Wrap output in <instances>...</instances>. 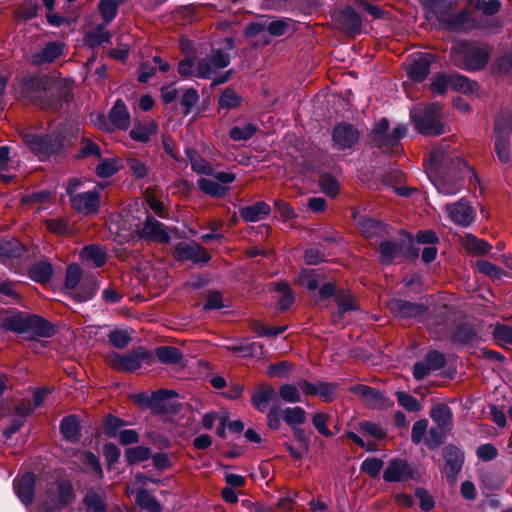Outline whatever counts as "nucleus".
<instances>
[{
    "mask_svg": "<svg viewBox=\"0 0 512 512\" xmlns=\"http://www.w3.org/2000/svg\"><path fill=\"white\" fill-rule=\"evenodd\" d=\"M297 282L309 291H314L318 287V277L314 270L301 271L298 275Z\"/></svg>",
    "mask_w": 512,
    "mask_h": 512,
    "instance_id": "51",
    "label": "nucleus"
},
{
    "mask_svg": "<svg viewBox=\"0 0 512 512\" xmlns=\"http://www.w3.org/2000/svg\"><path fill=\"white\" fill-rule=\"evenodd\" d=\"M112 124L118 129L126 130L130 126V115L122 100H117L109 112Z\"/></svg>",
    "mask_w": 512,
    "mask_h": 512,
    "instance_id": "28",
    "label": "nucleus"
},
{
    "mask_svg": "<svg viewBox=\"0 0 512 512\" xmlns=\"http://www.w3.org/2000/svg\"><path fill=\"white\" fill-rule=\"evenodd\" d=\"M109 230L116 234V237L120 242L128 241L135 235L140 238L160 243H167L170 239L166 226L151 217H146V221L142 226L135 224L134 227H130L129 229L121 228L120 226L111 223L109 225Z\"/></svg>",
    "mask_w": 512,
    "mask_h": 512,
    "instance_id": "2",
    "label": "nucleus"
},
{
    "mask_svg": "<svg viewBox=\"0 0 512 512\" xmlns=\"http://www.w3.org/2000/svg\"><path fill=\"white\" fill-rule=\"evenodd\" d=\"M136 502L146 512H161V506L158 501L145 490L137 492Z\"/></svg>",
    "mask_w": 512,
    "mask_h": 512,
    "instance_id": "39",
    "label": "nucleus"
},
{
    "mask_svg": "<svg viewBox=\"0 0 512 512\" xmlns=\"http://www.w3.org/2000/svg\"><path fill=\"white\" fill-rule=\"evenodd\" d=\"M176 256L181 260H191L195 263L207 262L206 252L195 243H180L176 247Z\"/></svg>",
    "mask_w": 512,
    "mask_h": 512,
    "instance_id": "22",
    "label": "nucleus"
},
{
    "mask_svg": "<svg viewBox=\"0 0 512 512\" xmlns=\"http://www.w3.org/2000/svg\"><path fill=\"white\" fill-rule=\"evenodd\" d=\"M410 116L417 130L423 135L439 136L447 131L442 121V109L438 103L414 108Z\"/></svg>",
    "mask_w": 512,
    "mask_h": 512,
    "instance_id": "3",
    "label": "nucleus"
},
{
    "mask_svg": "<svg viewBox=\"0 0 512 512\" xmlns=\"http://www.w3.org/2000/svg\"><path fill=\"white\" fill-rule=\"evenodd\" d=\"M445 472L448 477L454 479L461 470L463 464V454L455 447H447L444 453Z\"/></svg>",
    "mask_w": 512,
    "mask_h": 512,
    "instance_id": "25",
    "label": "nucleus"
},
{
    "mask_svg": "<svg viewBox=\"0 0 512 512\" xmlns=\"http://www.w3.org/2000/svg\"><path fill=\"white\" fill-rule=\"evenodd\" d=\"M470 5L486 15H493L498 12L500 8V2L498 0H471Z\"/></svg>",
    "mask_w": 512,
    "mask_h": 512,
    "instance_id": "55",
    "label": "nucleus"
},
{
    "mask_svg": "<svg viewBox=\"0 0 512 512\" xmlns=\"http://www.w3.org/2000/svg\"><path fill=\"white\" fill-rule=\"evenodd\" d=\"M23 141L39 159H43L61 146V136L54 132L49 135L24 133Z\"/></svg>",
    "mask_w": 512,
    "mask_h": 512,
    "instance_id": "6",
    "label": "nucleus"
},
{
    "mask_svg": "<svg viewBox=\"0 0 512 512\" xmlns=\"http://www.w3.org/2000/svg\"><path fill=\"white\" fill-rule=\"evenodd\" d=\"M380 259L383 264H391L400 261L403 257V245L385 241L379 247Z\"/></svg>",
    "mask_w": 512,
    "mask_h": 512,
    "instance_id": "29",
    "label": "nucleus"
},
{
    "mask_svg": "<svg viewBox=\"0 0 512 512\" xmlns=\"http://www.w3.org/2000/svg\"><path fill=\"white\" fill-rule=\"evenodd\" d=\"M81 258L89 265L101 267L106 262L107 253L103 247L92 244L82 249Z\"/></svg>",
    "mask_w": 512,
    "mask_h": 512,
    "instance_id": "27",
    "label": "nucleus"
},
{
    "mask_svg": "<svg viewBox=\"0 0 512 512\" xmlns=\"http://www.w3.org/2000/svg\"><path fill=\"white\" fill-rule=\"evenodd\" d=\"M430 417L442 432L450 431L453 425V416L450 408L445 404H437L430 411Z\"/></svg>",
    "mask_w": 512,
    "mask_h": 512,
    "instance_id": "23",
    "label": "nucleus"
},
{
    "mask_svg": "<svg viewBox=\"0 0 512 512\" xmlns=\"http://www.w3.org/2000/svg\"><path fill=\"white\" fill-rule=\"evenodd\" d=\"M186 155L194 172L208 176L214 173L212 165L200 157L194 150L187 149Z\"/></svg>",
    "mask_w": 512,
    "mask_h": 512,
    "instance_id": "34",
    "label": "nucleus"
},
{
    "mask_svg": "<svg viewBox=\"0 0 512 512\" xmlns=\"http://www.w3.org/2000/svg\"><path fill=\"white\" fill-rule=\"evenodd\" d=\"M273 289L275 292L281 293V296L278 300V305L281 310L288 309L292 303L294 302V296L290 288L285 283H276L273 285Z\"/></svg>",
    "mask_w": 512,
    "mask_h": 512,
    "instance_id": "47",
    "label": "nucleus"
},
{
    "mask_svg": "<svg viewBox=\"0 0 512 512\" xmlns=\"http://www.w3.org/2000/svg\"><path fill=\"white\" fill-rule=\"evenodd\" d=\"M505 133L502 122H498L495 128V151L500 162L509 163L511 151L509 148V137H505Z\"/></svg>",
    "mask_w": 512,
    "mask_h": 512,
    "instance_id": "24",
    "label": "nucleus"
},
{
    "mask_svg": "<svg viewBox=\"0 0 512 512\" xmlns=\"http://www.w3.org/2000/svg\"><path fill=\"white\" fill-rule=\"evenodd\" d=\"M157 132V125L153 121L137 122L130 131V137L138 142H147Z\"/></svg>",
    "mask_w": 512,
    "mask_h": 512,
    "instance_id": "31",
    "label": "nucleus"
},
{
    "mask_svg": "<svg viewBox=\"0 0 512 512\" xmlns=\"http://www.w3.org/2000/svg\"><path fill=\"white\" fill-rule=\"evenodd\" d=\"M74 498L70 482L58 481L52 483L38 498V507L43 512H54L62 509Z\"/></svg>",
    "mask_w": 512,
    "mask_h": 512,
    "instance_id": "5",
    "label": "nucleus"
},
{
    "mask_svg": "<svg viewBox=\"0 0 512 512\" xmlns=\"http://www.w3.org/2000/svg\"><path fill=\"white\" fill-rule=\"evenodd\" d=\"M27 317L28 315L22 313H12L2 319L0 326L6 331L23 333L24 326L27 324Z\"/></svg>",
    "mask_w": 512,
    "mask_h": 512,
    "instance_id": "32",
    "label": "nucleus"
},
{
    "mask_svg": "<svg viewBox=\"0 0 512 512\" xmlns=\"http://www.w3.org/2000/svg\"><path fill=\"white\" fill-rule=\"evenodd\" d=\"M412 469L406 461L393 459L386 467L383 478L387 482H402L412 477Z\"/></svg>",
    "mask_w": 512,
    "mask_h": 512,
    "instance_id": "15",
    "label": "nucleus"
},
{
    "mask_svg": "<svg viewBox=\"0 0 512 512\" xmlns=\"http://www.w3.org/2000/svg\"><path fill=\"white\" fill-rule=\"evenodd\" d=\"M477 272L490 276L491 278H499L501 269L486 260H477L474 264Z\"/></svg>",
    "mask_w": 512,
    "mask_h": 512,
    "instance_id": "57",
    "label": "nucleus"
},
{
    "mask_svg": "<svg viewBox=\"0 0 512 512\" xmlns=\"http://www.w3.org/2000/svg\"><path fill=\"white\" fill-rule=\"evenodd\" d=\"M230 63V56L221 51L215 50L213 53L198 61L196 77L208 79L211 78L218 70L227 67Z\"/></svg>",
    "mask_w": 512,
    "mask_h": 512,
    "instance_id": "9",
    "label": "nucleus"
},
{
    "mask_svg": "<svg viewBox=\"0 0 512 512\" xmlns=\"http://www.w3.org/2000/svg\"><path fill=\"white\" fill-rule=\"evenodd\" d=\"M423 7L426 18L438 22L443 28L466 31L474 27L465 10L453 14V3L450 0H424Z\"/></svg>",
    "mask_w": 512,
    "mask_h": 512,
    "instance_id": "1",
    "label": "nucleus"
},
{
    "mask_svg": "<svg viewBox=\"0 0 512 512\" xmlns=\"http://www.w3.org/2000/svg\"><path fill=\"white\" fill-rule=\"evenodd\" d=\"M211 176L213 178H200L197 182L198 187L203 193L218 198L228 193V185L236 179L233 173L227 172H217Z\"/></svg>",
    "mask_w": 512,
    "mask_h": 512,
    "instance_id": "8",
    "label": "nucleus"
},
{
    "mask_svg": "<svg viewBox=\"0 0 512 512\" xmlns=\"http://www.w3.org/2000/svg\"><path fill=\"white\" fill-rule=\"evenodd\" d=\"M85 504L88 512H105L104 503L96 493L89 492L85 497Z\"/></svg>",
    "mask_w": 512,
    "mask_h": 512,
    "instance_id": "63",
    "label": "nucleus"
},
{
    "mask_svg": "<svg viewBox=\"0 0 512 512\" xmlns=\"http://www.w3.org/2000/svg\"><path fill=\"white\" fill-rule=\"evenodd\" d=\"M383 467V461L376 457L367 458L361 464V470L370 476H377Z\"/></svg>",
    "mask_w": 512,
    "mask_h": 512,
    "instance_id": "60",
    "label": "nucleus"
},
{
    "mask_svg": "<svg viewBox=\"0 0 512 512\" xmlns=\"http://www.w3.org/2000/svg\"><path fill=\"white\" fill-rule=\"evenodd\" d=\"M60 429L65 439L70 441L77 440L80 430L78 418L74 415H69L63 418L61 421Z\"/></svg>",
    "mask_w": 512,
    "mask_h": 512,
    "instance_id": "35",
    "label": "nucleus"
},
{
    "mask_svg": "<svg viewBox=\"0 0 512 512\" xmlns=\"http://www.w3.org/2000/svg\"><path fill=\"white\" fill-rule=\"evenodd\" d=\"M156 356L165 364H176L182 359V354L176 347L161 346L156 349Z\"/></svg>",
    "mask_w": 512,
    "mask_h": 512,
    "instance_id": "38",
    "label": "nucleus"
},
{
    "mask_svg": "<svg viewBox=\"0 0 512 512\" xmlns=\"http://www.w3.org/2000/svg\"><path fill=\"white\" fill-rule=\"evenodd\" d=\"M283 420L291 427H298L305 423L306 412L302 407H288L282 413Z\"/></svg>",
    "mask_w": 512,
    "mask_h": 512,
    "instance_id": "36",
    "label": "nucleus"
},
{
    "mask_svg": "<svg viewBox=\"0 0 512 512\" xmlns=\"http://www.w3.org/2000/svg\"><path fill=\"white\" fill-rule=\"evenodd\" d=\"M358 304L350 293L341 295L338 299V317H343L347 312L357 310Z\"/></svg>",
    "mask_w": 512,
    "mask_h": 512,
    "instance_id": "54",
    "label": "nucleus"
},
{
    "mask_svg": "<svg viewBox=\"0 0 512 512\" xmlns=\"http://www.w3.org/2000/svg\"><path fill=\"white\" fill-rule=\"evenodd\" d=\"M98 9L105 25H108L117 15L118 2L116 0H100Z\"/></svg>",
    "mask_w": 512,
    "mask_h": 512,
    "instance_id": "41",
    "label": "nucleus"
},
{
    "mask_svg": "<svg viewBox=\"0 0 512 512\" xmlns=\"http://www.w3.org/2000/svg\"><path fill=\"white\" fill-rule=\"evenodd\" d=\"M300 391L298 381L295 384H284L279 389V396L285 402L297 403L301 401Z\"/></svg>",
    "mask_w": 512,
    "mask_h": 512,
    "instance_id": "43",
    "label": "nucleus"
},
{
    "mask_svg": "<svg viewBox=\"0 0 512 512\" xmlns=\"http://www.w3.org/2000/svg\"><path fill=\"white\" fill-rule=\"evenodd\" d=\"M407 133L405 125L400 124L389 133V122L382 118L378 121L372 131L374 141L383 151H388L399 144V140Z\"/></svg>",
    "mask_w": 512,
    "mask_h": 512,
    "instance_id": "7",
    "label": "nucleus"
},
{
    "mask_svg": "<svg viewBox=\"0 0 512 512\" xmlns=\"http://www.w3.org/2000/svg\"><path fill=\"white\" fill-rule=\"evenodd\" d=\"M488 56L486 48L470 43H457L451 49L453 63L468 71H476L485 67Z\"/></svg>",
    "mask_w": 512,
    "mask_h": 512,
    "instance_id": "4",
    "label": "nucleus"
},
{
    "mask_svg": "<svg viewBox=\"0 0 512 512\" xmlns=\"http://www.w3.org/2000/svg\"><path fill=\"white\" fill-rule=\"evenodd\" d=\"M463 247L471 254L481 255L487 253L491 246L484 240L468 234L463 239Z\"/></svg>",
    "mask_w": 512,
    "mask_h": 512,
    "instance_id": "37",
    "label": "nucleus"
},
{
    "mask_svg": "<svg viewBox=\"0 0 512 512\" xmlns=\"http://www.w3.org/2000/svg\"><path fill=\"white\" fill-rule=\"evenodd\" d=\"M127 165L132 175L135 178L142 179L148 176V168L147 166L137 158L129 157L127 159Z\"/></svg>",
    "mask_w": 512,
    "mask_h": 512,
    "instance_id": "59",
    "label": "nucleus"
},
{
    "mask_svg": "<svg viewBox=\"0 0 512 512\" xmlns=\"http://www.w3.org/2000/svg\"><path fill=\"white\" fill-rule=\"evenodd\" d=\"M433 60L434 57L431 54L421 55L414 59L408 70L409 77L413 81L422 82L428 76Z\"/></svg>",
    "mask_w": 512,
    "mask_h": 512,
    "instance_id": "21",
    "label": "nucleus"
},
{
    "mask_svg": "<svg viewBox=\"0 0 512 512\" xmlns=\"http://www.w3.org/2000/svg\"><path fill=\"white\" fill-rule=\"evenodd\" d=\"M30 277L37 282H46L52 275V267L49 263L41 262L31 267Z\"/></svg>",
    "mask_w": 512,
    "mask_h": 512,
    "instance_id": "48",
    "label": "nucleus"
},
{
    "mask_svg": "<svg viewBox=\"0 0 512 512\" xmlns=\"http://www.w3.org/2000/svg\"><path fill=\"white\" fill-rule=\"evenodd\" d=\"M455 159H458V157L451 154L448 147L436 148L430 154L427 169L430 174L438 173V169L442 167L450 169Z\"/></svg>",
    "mask_w": 512,
    "mask_h": 512,
    "instance_id": "16",
    "label": "nucleus"
},
{
    "mask_svg": "<svg viewBox=\"0 0 512 512\" xmlns=\"http://www.w3.org/2000/svg\"><path fill=\"white\" fill-rule=\"evenodd\" d=\"M361 18L352 9H346L342 13V23L345 29L350 33H358L361 27Z\"/></svg>",
    "mask_w": 512,
    "mask_h": 512,
    "instance_id": "44",
    "label": "nucleus"
},
{
    "mask_svg": "<svg viewBox=\"0 0 512 512\" xmlns=\"http://www.w3.org/2000/svg\"><path fill=\"white\" fill-rule=\"evenodd\" d=\"M150 456L151 450L148 447L136 446L125 451V457L130 464L147 460Z\"/></svg>",
    "mask_w": 512,
    "mask_h": 512,
    "instance_id": "49",
    "label": "nucleus"
},
{
    "mask_svg": "<svg viewBox=\"0 0 512 512\" xmlns=\"http://www.w3.org/2000/svg\"><path fill=\"white\" fill-rule=\"evenodd\" d=\"M431 90L437 94H444L450 88V76L445 74L436 75L431 82Z\"/></svg>",
    "mask_w": 512,
    "mask_h": 512,
    "instance_id": "61",
    "label": "nucleus"
},
{
    "mask_svg": "<svg viewBox=\"0 0 512 512\" xmlns=\"http://www.w3.org/2000/svg\"><path fill=\"white\" fill-rule=\"evenodd\" d=\"M332 139L336 147L346 149L358 141L359 133L351 124L343 122L334 128Z\"/></svg>",
    "mask_w": 512,
    "mask_h": 512,
    "instance_id": "14",
    "label": "nucleus"
},
{
    "mask_svg": "<svg viewBox=\"0 0 512 512\" xmlns=\"http://www.w3.org/2000/svg\"><path fill=\"white\" fill-rule=\"evenodd\" d=\"M359 429L376 440L382 439L385 436L383 428L374 422L362 421L359 423Z\"/></svg>",
    "mask_w": 512,
    "mask_h": 512,
    "instance_id": "56",
    "label": "nucleus"
},
{
    "mask_svg": "<svg viewBox=\"0 0 512 512\" xmlns=\"http://www.w3.org/2000/svg\"><path fill=\"white\" fill-rule=\"evenodd\" d=\"M23 247L17 240H0V258H14L22 255Z\"/></svg>",
    "mask_w": 512,
    "mask_h": 512,
    "instance_id": "42",
    "label": "nucleus"
},
{
    "mask_svg": "<svg viewBox=\"0 0 512 512\" xmlns=\"http://www.w3.org/2000/svg\"><path fill=\"white\" fill-rule=\"evenodd\" d=\"M270 206L265 202H257L240 209V215L246 222H257L268 216Z\"/></svg>",
    "mask_w": 512,
    "mask_h": 512,
    "instance_id": "30",
    "label": "nucleus"
},
{
    "mask_svg": "<svg viewBox=\"0 0 512 512\" xmlns=\"http://www.w3.org/2000/svg\"><path fill=\"white\" fill-rule=\"evenodd\" d=\"M277 392L274 388L266 386L255 393L252 397V403L259 412L269 410V405H277Z\"/></svg>",
    "mask_w": 512,
    "mask_h": 512,
    "instance_id": "26",
    "label": "nucleus"
},
{
    "mask_svg": "<svg viewBox=\"0 0 512 512\" xmlns=\"http://www.w3.org/2000/svg\"><path fill=\"white\" fill-rule=\"evenodd\" d=\"M82 276V271L79 266L73 264L67 268L65 287L67 289H74L79 283Z\"/></svg>",
    "mask_w": 512,
    "mask_h": 512,
    "instance_id": "62",
    "label": "nucleus"
},
{
    "mask_svg": "<svg viewBox=\"0 0 512 512\" xmlns=\"http://www.w3.org/2000/svg\"><path fill=\"white\" fill-rule=\"evenodd\" d=\"M391 312L401 318L416 317L424 313L423 305L407 302L400 299H393L389 302Z\"/></svg>",
    "mask_w": 512,
    "mask_h": 512,
    "instance_id": "18",
    "label": "nucleus"
},
{
    "mask_svg": "<svg viewBox=\"0 0 512 512\" xmlns=\"http://www.w3.org/2000/svg\"><path fill=\"white\" fill-rule=\"evenodd\" d=\"M120 169L118 158L102 160L95 168L96 174L101 178H108L117 173Z\"/></svg>",
    "mask_w": 512,
    "mask_h": 512,
    "instance_id": "40",
    "label": "nucleus"
},
{
    "mask_svg": "<svg viewBox=\"0 0 512 512\" xmlns=\"http://www.w3.org/2000/svg\"><path fill=\"white\" fill-rule=\"evenodd\" d=\"M450 88L455 91L467 94L476 92L478 90V85L476 82L471 81L463 75L452 74L450 75Z\"/></svg>",
    "mask_w": 512,
    "mask_h": 512,
    "instance_id": "33",
    "label": "nucleus"
},
{
    "mask_svg": "<svg viewBox=\"0 0 512 512\" xmlns=\"http://www.w3.org/2000/svg\"><path fill=\"white\" fill-rule=\"evenodd\" d=\"M70 195V202L76 211L84 215L94 214L99 209V193L96 191H87L72 195V184L67 189Z\"/></svg>",
    "mask_w": 512,
    "mask_h": 512,
    "instance_id": "10",
    "label": "nucleus"
},
{
    "mask_svg": "<svg viewBox=\"0 0 512 512\" xmlns=\"http://www.w3.org/2000/svg\"><path fill=\"white\" fill-rule=\"evenodd\" d=\"M46 394H47V390L38 389L33 394V402H34L33 407L31 408L30 405H28V406L19 405L17 407V412L22 416L29 414L33 409H35L43 404Z\"/></svg>",
    "mask_w": 512,
    "mask_h": 512,
    "instance_id": "58",
    "label": "nucleus"
},
{
    "mask_svg": "<svg viewBox=\"0 0 512 512\" xmlns=\"http://www.w3.org/2000/svg\"><path fill=\"white\" fill-rule=\"evenodd\" d=\"M298 386L302 393L307 396H318L324 402L332 401L338 391V385L331 382L311 383L307 380H298Z\"/></svg>",
    "mask_w": 512,
    "mask_h": 512,
    "instance_id": "11",
    "label": "nucleus"
},
{
    "mask_svg": "<svg viewBox=\"0 0 512 512\" xmlns=\"http://www.w3.org/2000/svg\"><path fill=\"white\" fill-rule=\"evenodd\" d=\"M33 337H50L54 334V328L43 318L36 315H28L24 332Z\"/></svg>",
    "mask_w": 512,
    "mask_h": 512,
    "instance_id": "19",
    "label": "nucleus"
},
{
    "mask_svg": "<svg viewBox=\"0 0 512 512\" xmlns=\"http://www.w3.org/2000/svg\"><path fill=\"white\" fill-rule=\"evenodd\" d=\"M35 478L32 473H26L20 479L14 481V489L23 504L28 506L32 503Z\"/></svg>",
    "mask_w": 512,
    "mask_h": 512,
    "instance_id": "20",
    "label": "nucleus"
},
{
    "mask_svg": "<svg viewBox=\"0 0 512 512\" xmlns=\"http://www.w3.org/2000/svg\"><path fill=\"white\" fill-rule=\"evenodd\" d=\"M10 157L9 147H0V180L3 182H10L13 179V175L7 174L9 171Z\"/></svg>",
    "mask_w": 512,
    "mask_h": 512,
    "instance_id": "53",
    "label": "nucleus"
},
{
    "mask_svg": "<svg viewBox=\"0 0 512 512\" xmlns=\"http://www.w3.org/2000/svg\"><path fill=\"white\" fill-rule=\"evenodd\" d=\"M110 39V34L105 29V25H98L92 32L87 33L86 43L91 46H99Z\"/></svg>",
    "mask_w": 512,
    "mask_h": 512,
    "instance_id": "45",
    "label": "nucleus"
},
{
    "mask_svg": "<svg viewBox=\"0 0 512 512\" xmlns=\"http://www.w3.org/2000/svg\"><path fill=\"white\" fill-rule=\"evenodd\" d=\"M444 210L449 219L460 226H469L475 219L473 207L464 199L445 205Z\"/></svg>",
    "mask_w": 512,
    "mask_h": 512,
    "instance_id": "12",
    "label": "nucleus"
},
{
    "mask_svg": "<svg viewBox=\"0 0 512 512\" xmlns=\"http://www.w3.org/2000/svg\"><path fill=\"white\" fill-rule=\"evenodd\" d=\"M267 31L272 36H283L291 31V25L284 20H270L267 18Z\"/></svg>",
    "mask_w": 512,
    "mask_h": 512,
    "instance_id": "52",
    "label": "nucleus"
},
{
    "mask_svg": "<svg viewBox=\"0 0 512 512\" xmlns=\"http://www.w3.org/2000/svg\"><path fill=\"white\" fill-rule=\"evenodd\" d=\"M495 340L502 344H512V329L505 325H498L494 328Z\"/></svg>",
    "mask_w": 512,
    "mask_h": 512,
    "instance_id": "64",
    "label": "nucleus"
},
{
    "mask_svg": "<svg viewBox=\"0 0 512 512\" xmlns=\"http://www.w3.org/2000/svg\"><path fill=\"white\" fill-rule=\"evenodd\" d=\"M257 132V126L246 123L243 126H236L230 130V137L235 141L248 140Z\"/></svg>",
    "mask_w": 512,
    "mask_h": 512,
    "instance_id": "46",
    "label": "nucleus"
},
{
    "mask_svg": "<svg viewBox=\"0 0 512 512\" xmlns=\"http://www.w3.org/2000/svg\"><path fill=\"white\" fill-rule=\"evenodd\" d=\"M64 44L59 41L47 43L41 50L32 55L31 61L35 65L53 62L63 52Z\"/></svg>",
    "mask_w": 512,
    "mask_h": 512,
    "instance_id": "17",
    "label": "nucleus"
},
{
    "mask_svg": "<svg viewBox=\"0 0 512 512\" xmlns=\"http://www.w3.org/2000/svg\"><path fill=\"white\" fill-rule=\"evenodd\" d=\"M241 97L232 89H225L218 100L220 108L233 109L241 103Z\"/></svg>",
    "mask_w": 512,
    "mask_h": 512,
    "instance_id": "50",
    "label": "nucleus"
},
{
    "mask_svg": "<svg viewBox=\"0 0 512 512\" xmlns=\"http://www.w3.org/2000/svg\"><path fill=\"white\" fill-rule=\"evenodd\" d=\"M147 358L146 353L137 352L127 355L111 353L107 357L108 363L117 370L133 372L141 367L142 362Z\"/></svg>",
    "mask_w": 512,
    "mask_h": 512,
    "instance_id": "13",
    "label": "nucleus"
}]
</instances>
